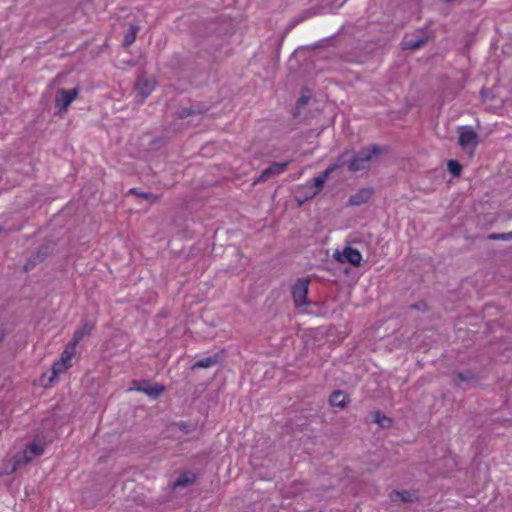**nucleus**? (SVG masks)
Wrapping results in <instances>:
<instances>
[{"instance_id": "2f4dec72", "label": "nucleus", "mask_w": 512, "mask_h": 512, "mask_svg": "<svg viewBox=\"0 0 512 512\" xmlns=\"http://www.w3.org/2000/svg\"><path fill=\"white\" fill-rule=\"evenodd\" d=\"M31 459H32V457H27L26 452H24L23 455H17L15 457V463H14V468L13 469L15 470L17 466H19L20 464H23V463L31 461Z\"/></svg>"}, {"instance_id": "ddd939ff", "label": "nucleus", "mask_w": 512, "mask_h": 512, "mask_svg": "<svg viewBox=\"0 0 512 512\" xmlns=\"http://www.w3.org/2000/svg\"><path fill=\"white\" fill-rule=\"evenodd\" d=\"M350 402V397L342 390H335L329 396V403L333 407L344 409Z\"/></svg>"}, {"instance_id": "f257e3e1", "label": "nucleus", "mask_w": 512, "mask_h": 512, "mask_svg": "<svg viewBox=\"0 0 512 512\" xmlns=\"http://www.w3.org/2000/svg\"><path fill=\"white\" fill-rule=\"evenodd\" d=\"M382 152L383 148L377 144H370L358 152L351 151L349 172L354 173L368 168V164L372 161L373 157L380 155Z\"/></svg>"}, {"instance_id": "dca6fc26", "label": "nucleus", "mask_w": 512, "mask_h": 512, "mask_svg": "<svg viewBox=\"0 0 512 512\" xmlns=\"http://www.w3.org/2000/svg\"><path fill=\"white\" fill-rule=\"evenodd\" d=\"M351 161V150L346 149L343 153H341L337 158L334 164L330 165L327 170L332 173L335 170L347 166L349 169Z\"/></svg>"}, {"instance_id": "7ed1b4c3", "label": "nucleus", "mask_w": 512, "mask_h": 512, "mask_svg": "<svg viewBox=\"0 0 512 512\" xmlns=\"http://www.w3.org/2000/svg\"><path fill=\"white\" fill-rule=\"evenodd\" d=\"M309 277L299 278L292 286L291 294L296 307L308 306L311 304L307 296L309 292Z\"/></svg>"}, {"instance_id": "4468645a", "label": "nucleus", "mask_w": 512, "mask_h": 512, "mask_svg": "<svg viewBox=\"0 0 512 512\" xmlns=\"http://www.w3.org/2000/svg\"><path fill=\"white\" fill-rule=\"evenodd\" d=\"M390 499L392 502H403V503H411L418 500V497L415 493H412L408 490H393L390 495Z\"/></svg>"}, {"instance_id": "7c9ffc66", "label": "nucleus", "mask_w": 512, "mask_h": 512, "mask_svg": "<svg viewBox=\"0 0 512 512\" xmlns=\"http://www.w3.org/2000/svg\"><path fill=\"white\" fill-rule=\"evenodd\" d=\"M487 239L509 241L512 240V231L506 233H491L487 235Z\"/></svg>"}, {"instance_id": "2eb2a0df", "label": "nucleus", "mask_w": 512, "mask_h": 512, "mask_svg": "<svg viewBox=\"0 0 512 512\" xmlns=\"http://www.w3.org/2000/svg\"><path fill=\"white\" fill-rule=\"evenodd\" d=\"M372 194L373 191L371 189H361L354 195L350 196L348 203L351 206H360L362 204L367 203Z\"/></svg>"}, {"instance_id": "f03ea898", "label": "nucleus", "mask_w": 512, "mask_h": 512, "mask_svg": "<svg viewBox=\"0 0 512 512\" xmlns=\"http://www.w3.org/2000/svg\"><path fill=\"white\" fill-rule=\"evenodd\" d=\"M57 243L52 240H47L41 244L37 250L27 259L23 266L24 271L28 272L34 269L38 264L44 262L47 257L54 254Z\"/></svg>"}, {"instance_id": "393cba45", "label": "nucleus", "mask_w": 512, "mask_h": 512, "mask_svg": "<svg viewBox=\"0 0 512 512\" xmlns=\"http://www.w3.org/2000/svg\"><path fill=\"white\" fill-rule=\"evenodd\" d=\"M138 31L139 27L137 25H130L128 32L124 36L123 47H129L135 42Z\"/></svg>"}, {"instance_id": "e433bc0d", "label": "nucleus", "mask_w": 512, "mask_h": 512, "mask_svg": "<svg viewBox=\"0 0 512 512\" xmlns=\"http://www.w3.org/2000/svg\"><path fill=\"white\" fill-rule=\"evenodd\" d=\"M4 230V228L2 226H0V233Z\"/></svg>"}, {"instance_id": "20e7f679", "label": "nucleus", "mask_w": 512, "mask_h": 512, "mask_svg": "<svg viewBox=\"0 0 512 512\" xmlns=\"http://www.w3.org/2000/svg\"><path fill=\"white\" fill-rule=\"evenodd\" d=\"M133 387L129 390H135L148 395L151 399H157L164 391L165 386L159 383H151L149 380H134Z\"/></svg>"}, {"instance_id": "39448f33", "label": "nucleus", "mask_w": 512, "mask_h": 512, "mask_svg": "<svg viewBox=\"0 0 512 512\" xmlns=\"http://www.w3.org/2000/svg\"><path fill=\"white\" fill-rule=\"evenodd\" d=\"M79 92L78 88H61L56 93L55 106L59 111H66L69 105L74 101Z\"/></svg>"}, {"instance_id": "cd10ccee", "label": "nucleus", "mask_w": 512, "mask_h": 512, "mask_svg": "<svg viewBox=\"0 0 512 512\" xmlns=\"http://www.w3.org/2000/svg\"><path fill=\"white\" fill-rule=\"evenodd\" d=\"M307 91L306 89L302 90V95L299 97V99L296 102L295 112L293 113V116L296 118L300 115V109L305 107L308 102L310 101V95H305L304 92Z\"/></svg>"}, {"instance_id": "a878e982", "label": "nucleus", "mask_w": 512, "mask_h": 512, "mask_svg": "<svg viewBox=\"0 0 512 512\" xmlns=\"http://www.w3.org/2000/svg\"><path fill=\"white\" fill-rule=\"evenodd\" d=\"M76 344L72 341H70L64 351L61 354L60 360H64L67 364H71V359L76 353Z\"/></svg>"}, {"instance_id": "c9c22d12", "label": "nucleus", "mask_w": 512, "mask_h": 512, "mask_svg": "<svg viewBox=\"0 0 512 512\" xmlns=\"http://www.w3.org/2000/svg\"><path fill=\"white\" fill-rule=\"evenodd\" d=\"M4 337H5V333L3 331H0V344L4 340Z\"/></svg>"}, {"instance_id": "bb28decb", "label": "nucleus", "mask_w": 512, "mask_h": 512, "mask_svg": "<svg viewBox=\"0 0 512 512\" xmlns=\"http://www.w3.org/2000/svg\"><path fill=\"white\" fill-rule=\"evenodd\" d=\"M27 451L32 454V457L40 456L44 452V445L40 441L34 440L27 446Z\"/></svg>"}, {"instance_id": "a211bd4d", "label": "nucleus", "mask_w": 512, "mask_h": 512, "mask_svg": "<svg viewBox=\"0 0 512 512\" xmlns=\"http://www.w3.org/2000/svg\"><path fill=\"white\" fill-rule=\"evenodd\" d=\"M128 194L134 195L140 199L146 200L150 204L157 203L160 199V197L158 195L150 193V192L141 191L139 188H131L128 191Z\"/></svg>"}, {"instance_id": "b1692460", "label": "nucleus", "mask_w": 512, "mask_h": 512, "mask_svg": "<svg viewBox=\"0 0 512 512\" xmlns=\"http://www.w3.org/2000/svg\"><path fill=\"white\" fill-rule=\"evenodd\" d=\"M476 378V374L472 370L467 369L456 373L454 377V382L456 384H459L461 382H470L476 380Z\"/></svg>"}, {"instance_id": "6e6552de", "label": "nucleus", "mask_w": 512, "mask_h": 512, "mask_svg": "<svg viewBox=\"0 0 512 512\" xmlns=\"http://www.w3.org/2000/svg\"><path fill=\"white\" fill-rule=\"evenodd\" d=\"M288 164L289 162H273L270 166L265 168L256 179H254L253 185L266 182L271 177L281 174L286 170Z\"/></svg>"}, {"instance_id": "f3484780", "label": "nucleus", "mask_w": 512, "mask_h": 512, "mask_svg": "<svg viewBox=\"0 0 512 512\" xmlns=\"http://www.w3.org/2000/svg\"><path fill=\"white\" fill-rule=\"evenodd\" d=\"M195 481H196V474L191 471H186V472L181 473L178 476V478L174 482L173 487L174 488L187 487L189 485H192Z\"/></svg>"}, {"instance_id": "5701e85b", "label": "nucleus", "mask_w": 512, "mask_h": 512, "mask_svg": "<svg viewBox=\"0 0 512 512\" xmlns=\"http://www.w3.org/2000/svg\"><path fill=\"white\" fill-rule=\"evenodd\" d=\"M372 417L373 422L377 423L383 429H387L392 426V419L384 415L381 411L373 412Z\"/></svg>"}, {"instance_id": "c85d7f7f", "label": "nucleus", "mask_w": 512, "mask_h": 512, "mask_svg": "<svg viewBox=\"0 0 512 512\" xmlns=\"http://www.w3.org/2000/svg\"><path fill=\"white\" fill-rule=\"evenodd\" d=\"M447 170L454 176L459 177L462 172V166L458 160L451 159L447 162Z\"/></svg>"}, {"instance_id": "423d86ee", "label": "nucleus", "mask_w": 512, "mask_h": 512, "mask_svg": "<svg viewBox=\"0 0 512 512\" xmlns=\"http://www.w3.org/2000/svg\"><path fill=\"white\" fill-rule=\"evenodd\" d=\"M458 143L462 148H475L478 145V134L470 126H462L458 129Z\"/></svg>"}, {"instance_id": "c756f323", "label": "nucleus", "mask_w": 512, "mask_h": 512, "mask_svg": "<svg viewBox=\"0 0 512 512\" xmlns=\"http://www.w3.org/2000/svg\"><path fill=\"white\" fill-rule=\"evenodd\" d=\"M342 30H343V28H341V30L338 33H336V34H334V35H332L330 37L324 38V39H322V40H320V41H318V42H316L314 44L304 46L303 49L312 51V50H316V49L322 48V47H324L326 45V43L328 41H330L331 39H334L337 35H339Z\"/></svg>"}, {"instance_id": "4be33fe9", "label": "nucleus", "mask_w": 512, "mask_h": 512, "mask_svg": "<svg viewBox=\"0 0 512 512\" xmlns=\"http://www.w3.org/2000/svg\"><path fill=\"white\" fill-rule=\"evenodd\" d=\"M69 367H71V364H67L64 360L59 359L58 361L54 362L51 368L52 374L49 377L48 382L51 383L54 378L65 372Z\"/></svg>"}, {"instance_id": "f8f14e48", "label": "nucleus", "mask_w": 512, "mask_h": 512, "mask_svg": "<svg viewBox=\"0 0 512 512\" xmlns=\"http://www.w3.org/2000/svg\"><path fill=\"white\" fill-rule=\"evenodd\" d=\"M95 328V323L90 320H85L81 327H79L73 334L71 339L76 345L85 337L89 336Z\"/></svg>"}, {"instance_id": "9d476101", "label": "nucleus", "mask_w": 512, "mask_h": 512, "mask_svg": "<svg viewBox=\"0 0 512 512\" xmlns=\"http://www.w3.org/2000/svg\"><path fill=\"white\" fill-rule=\"evenodd\" d=\"M209 110V107L202 102L191 104L189 107H181L176 112V117L178 119H185L189 116L193 115H201L206 113Z\"/></svg>"}, {"instance_id": "9b49d317", "label": "nucleus", "mask_w": 512, "mask_h": 512, "mask_svg": "<svg viewBox=\"0 0 512 512\" xmlns=\"http://www.w3.org/2000/svg\"><path fill=\"white\" fill-rule=\"evenodd\" d=\"M224 359L223 351L215 353L206 358L199 359L192 366L191 370L204 369L219 364Z\"/></svg>"}, {"instance_id": "1a4fd4ad", "label": "nucleus", "mask_w": 512, "mask_h": 512, "mask_svg": "<svg viewBox=\"0 0 512 512\" xmlns=\"http://www.w3.org/2000/svg\"><path fill=\"white\" fill-rule=\"evenodd\" d=\"M324 11V6L322 5H315L313 7H310L304 11L301 12V14L298 15V17L289 25V27L286 29L284 34L280 37V44L283 42L285 34L294 26L298 25L299 23L303 22L306 19H309L311 17H314L316 15L322 14Z\"/></svg>"}, {"instance_id": "0eeeda50", "label": "nucleus", "mask_w": 512, "mask_h": 512, "mask_svg": "<svg viewBox=\"0 0 512 512\" xmlns=\"http://www.w3.org/2000/svg\"><path fill=\"white\" fill-rule=\"evenodd\" d=\"M335 258L342 263H349L353 266H359L362 260V255L359 250L347 246L343 252L336 251Z\"/></svg>"}, {"instance_id": "6ab92c4d", "label": "nucleus", "mask_w": 512, "mask_h": 512, "mask_svg": "<svg viewBox=\"0 0 512 512\" xmlns=\"http://www.w3.org/2000/svg\"><path fill=\"white\" fill-rule=\"evenodd\" d=\"M427 42L424 37H416L411 39H404L402 42L403 50H416L422 47Z\"/></svg>"}, {"instance_id": "473e14b6", "label": "nucleus", "mask_w": 512, "mask_h": 512, "mask_svg": "<svg viewBox=\"0 0 512 512\" xmlns=\"http://www.w3.org/2000/svg\"><path fill=\"white\" fill-rule=\"evenodd\" d=\"M411 309L413 310H422V311H425L427 309V305L424 301H420V302H417L415 304H412L410 306Z\"/></svg>"}, {"instance_id": "412c9836", "label": "nucleus", "mask_w": 512, "mask_h": 512, "mask_svg": "<svg viewBox=\"0 0 512 512\" xmlns=\"http://www.w3.org/2000/svg\"><path fill=\"white\" fill-rule=\"evenodd\" d=\"M135 89L143 96L147 97L153 90V86L146 78H139L135 83Z\"/></svg>"}, {"instance_id": "aec40b11", "label": "nucleus", "mask_w": 512, "mask_h": 512, "mask_svg": "<svg viewBox=\"0 0 512 512\" xmlns=\"http://www.w3.org/2000/svg\"><path fill=\"white\" fill-rule=\"evenodd\" d=\"M331 173L326 169L323 172H321L318 176L314 177L312 179L313 181V187L315 188L314 192L312 193L311 197L316 196L321 189L323 188L326 179L329 177Z\"/></svg>"}, {"instance_id": "f704fd0d", "label": "nucleus", "mask_w": 512, "mask_h": 512, "mask_svg": "<svg viewBox=\"0 0 512 512\" xmlns=\"http://www.w3.org/2000/svg\"><path fill=\"white\" fill-rule=\"evenodd\" d=\"M480 95L483 99H486L488 97V92L485 89H482L480 91Z\"/></svg>"}, {"instance_id": "72a5a7b5", "label": "nucleus", "mask_w": 512, "mask_h": 512, "mask_svg": "<svg viewBox=\"0 0 512 512\" xmlns=\"http://www.w3.org/2000/svg\"><path fill=\"white\" fill-rule=\"evenodd\" d=\"M179 428L184 431L185 433H188L189 432V429H188V425L184 422H180L178 424Z\"/></svg>"}]
</instances>
